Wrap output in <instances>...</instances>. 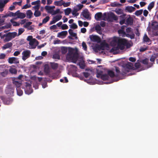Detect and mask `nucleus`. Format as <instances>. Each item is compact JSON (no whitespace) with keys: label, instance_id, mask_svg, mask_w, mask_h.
<instances>
[{"label":"nucleus","instance_id":"nucleus-54","mask_svg":"<svg viewBox=\"0 0 158 158\" xmlns=\"http://www.w3.org/2000/svg\"><path fill=\"white\" fill-rule=\"evenodd\" d=\"M32 24L31 22H29L26 23L24 25V27L25 28H27L28 27L30 26V25Z\"/></svg>","mask_w":158,"mask_h":158},{"label":"nucleus","instance_id":"nucleus-50","mask_svg":"<svg viewBox=\"0 0 158 158\" xmlns=\"http://www.w3.org/2000/svg\"><path fill=\"white\" fill-rule=\"evenodd\" d=\"M83 6V5L82 4H79L76 7H75L77 9V10L79 11L81 10Z\"/></svg>","mask_w":158,"mask_h":158},{"label":"nucleus","instance_id":"nucleus-32","mask_svg":"<svg viewBox=\"0 0 158 158\" xmlns=\"http://www.w3.org/2000/svg\"><path fill=\"white\" fill-rule=\"evenodd\" d=\"M44 71L46 73H49L50 72V69L49 66L47 65H45L44 66Z\"/></svg>","mask_w":158,"mask_h":158},{"label":"nucleus","instance_id":"nucleus-48","mask_svg":"<svg viewBox=\"0 0 158 158\" xmlns=\"http://www.w3.org/2000/svg\"><path fill=\"white\" fill-rule=\"evenodd\" d=\"M70 27L72 29H75L77 28V26L75 23H73L70 26Z\"/></svg>","mask_w":158,"mask_h":158},{"label":"nucleus","instance_id":"nucleus-15","mask_svg":"<svg viewBox=\"0 0 158 158\" xmlns=\"http://www.w3.org/2000/svg\"><path fill=\"white\" fill-rule=\"evenodd\" d=\"M135 10V8L132 6H127L126 7L125 10L126 12L131 13Z\"/></svg>","mask_w":158,"mask_h":158},{"label":"nucleus","instance_id":"nucleus-43","mask_svg":"<svg viewBox=\"0 0 158 158\" xmlns=\"http://www.w3.org/2000/svg\"><path fill=\"white\" fill-rule=\"evenodd\" d=\"M71 11V9L70 8H68L64 10V12L65 15H69Z\"/></svg>","mask_w":158,"mask_h":158},{"label":"nucleus","instance_id":"nucleus-18","mask_svg":"<svg viewBox=\"0 0 158 158\" xmlns=\"http://www.w3.org/2000/svg\"><path fill=\"white\" fill-rule=\"evenodd\" d=\"M9 1V0H0V8H3L5 4Z\"/></svg>","mask_w":158,"mask_h":158},{"label":"nucleus","instance_id":"nucleus-64","mask_svg":"<svg viewBox=\"0 0 158 158\" xmlns=\"http://www.w3.org/2000/svg\"><path fill=\"white\" fill-rule=\"evenodd\" d=\"M83 74L84 77L86 78L88 77L90 75L89 73L87 72H83Z\"/></svg>","mask_w":158,"mask_h":158},{"label":"nucleus","instance_id":"nucleus-4","mask_svg":"<svg viewBox=\"0 0 158 158\" xmlns=\"http://www.w3.org/2000/svg\"><path fill=\"white\" fill-rule=\"evenodd\" d=\"M17 35V32H9L6 35V39L7 41H9L11 40L12 38H15Z\"/></svg>","mask_w":158,"mask_h":158},{"label":"nucleus","instance_id":"nucleus-21","mask_svg":"<svg viewBox=\"0 0 158 158\" xmlns=\"http://www.w3.org/2000/svg\"><path fill=\"white\" fill-rule=\"evenodd\" d=\"M152 28L153 29L157 30L158 29V23L157 22H152Z\"/></svg>","mask_w":158,"mask_h":158},{"label":"nucleus","instance_id":"nucleus-3","mask_svg":"<svg viewBox=\"0 0 158 158\" xmlns=\"http://www.w3.org/2000/svg\"><path fill=\"white\" fill-rule=\"evenodd\" d=\"M14 89L12 85H8L5 89V93L9 96H13L14 93Z\"/></svg>","mask_w":158,"mask_h":158},{"label":"nucleus","instance_id":"nucleus-63","mask_svg":"<svg viewBox=\"0 0 158 158\" xmlns=\"http://www.w3.org/2000/svg\"><path fill=\"white\" fill-rule=\"evenodd\" d=\"M60 1H55L54 4L56 6H60L62 5V4H60Z\"/></svg>","mask_w":158,"mask_h":158},{"label":"nucleus","instance_id":"nucleus-47","mask_svg":"<svg viewBox=\"0 0 158 158\" xmlns=\"http://www.w3.org/2000/svg\"><path fill=\"white\" fill-rule=\"evenodd\" d=\"M50 17L48 16H46L42 21V23L45 24L49 20Z\"/></svg>","mask_w":158,"mask_h":158},{"label":"nucleus","instance_id":"nucleus-59","mask_svg":"<svg viewBox=\"0 0 158 158\" xmlns=\"http://www.w3.org/2000/svg\"><path fill=\"white\" fill-rule=\"evenodd\" d=\"M40 0H38L36 1L33 2H31V4L32 5H35L36 4H40Z\"/></svg>","mask_w":158,"mask_h":158},{"label":"nucleus","instance_id":"nucleus-12","mask_svg":"<svg viewBox=\"0 0 158 158\" xmlns=\"http://www.w3.org/2000/svg\"><path fill=\"white\" fill-rule=\"evenodd\" d=\"M82 14L83 16L85 19H90L89 12L87 9L84 10L83 12H82Z\"/></svg>","mask_w":158,"mask_h":158},{"label":"nucleus","instance_id":"nucleus-14","mask_svg":"<svg viewBox=\"0 0 158 158\" xmlns=\"http://www.w3.org/2000/svg\"><path fill=\"white\" fill-rule=\"evenodd\" d=\"M129 17H128L126 20V24L127 25H131L133 23V19L131 17L130 15H129Z\"/></svg>","mask_w":158,"mask_h":158},{"label":"nucleus","instance_id":"nucleus-27","mask_svg":"<svg viewBox=\"0 0 158 158\" xmlns=\"http://www.w3.org/2000/svg\"><path fill=\"white\" fill-rule=\"evenodd\" d=\"M108 76H110L111 77L113 78L114 77H116V75L115 74L114 72L112 70H108Z\"/></svg>","mask_w":158,"mask_h":158},{"label":"nucleus","instance_id":"nucleus-57","mask_svg":"<svg viewBox=\"0 0 158 158\" xmlns=\"http://www.w3.org/2000/svg\"><path fill=\"white\" fill-rule=\"evenodd\" d=\"M148 59L146 58L143 60L142 61V63L143 64L145 65H147L148 64Z\"/></svg>","mask_w":158,"mask_h":158},{"label":"nucleus","instance_id":"nucleus-2","mask_svg":"<svg viewBox=\"0 0 158 158\" xmlns=\"http://www.w3.org/2000/svg\"><path fill=\"white\" fill-rule=\"evenodd\" d=\"M0 99L2 101L4 104L9 105L11 104L13 102V99L9 97H5L3 96H0Z\"/></svg>","mask_w":158,"mask_h":158},{"label":"nucleus","instance_id":"nucleus-20","mask_svg":"<svg viewBox=\"0 0 158 158\" xmlns=\"http://www.w3.org/2000/svg\"><path fill=\"white\" fill-rule=\"evenodd\" d=\"M74 50L73 48H70L69 49L68 53L67 54V58H69V57L71 56L74 53Z\"/></svg>","mask_w":158,"mask_h":158},{"label":"nucleus","instance_id":"nucleus-37","mask_svg":"<svg viewBox=\"0 0 158 158\" xmlns=\"http://www.w3.org/2000/svg\"><path fill=\"white\" fill-rule=\"evenodd\" d=\"M10 73L11 74H16L17 73V70L14 68H11L9 70Z\"/></svg>","mask_w":158,"mask_h":158},{"label":"nucleus","instance_id":"nucleus-28","mask_svg":"<svg viewBox=\"0 0 158 158\" xmlns=\"http://www.w3.org/2000/svg\"><path fill=\"white\" fill-rule=\"evenodd\" d=\"M126 67L127 68L130 69H132L133 67V65L132 63L128 62L126 65Z\"/></svg>","mask_w":158,"mask_h":158},{"label":"nucleus","instance_id":"nucleus-13","mask_svg":"<svg viewBox=\"0 0 158 158\" xmlns=\"http://www.w3.org/2000/svg\"><path fill=\"white\" fill-rule=\"evenodd\" d=\"M16 16H17L18 18L23 19L26 17V15L23 13L20 12L19 10H18L15 12Z\"/></svg>","mask_w":158,"mask_h":158},{"label":"nucleus","instance_id":"nucleus-19","mask_svg":"<svg viewBox=\"0 0 158 158\" xmlns=\"http://www.w3.org/2000/svg\"><path fill=\"white\" fill-rule=\"evenodd\" d=\"M68 32L67 31H63L58 33L57 37H60L63 36H66Z\"/></svg>","mask_w":158,"mask_h":158},{"label":"nucleus","instance_id":"nucleus-33","mask_svg":"<svg viewBox=\"0 0 158 158\" xmlns=\"http://www.w3.org/2000/svg\"><path fill=\"white\" fill-rule=\"evenodd\" d=\"M115 68V71L117 73L116 74V77H117L119 76L120 75H121V73H121L119 70V68L117 67H116Z\"/></svg>","mask_w":158,"mask_h":158},{"label":"nucleus","instance_id":"nucleus-56","mask_svg":"<svg viewBox=\"0 0 158 158\" xmlns=\"http://www.w3.org/2000/svg\"><path fill=\"white\" fill-rule=\"evenodd\" d=\"M70 2H67L65 3L64 2L62 3V5H63L64 6V7H67L69 6L70 5Z\"/></svg>","mask_w":158,"mask_h":158},{"label":"nucleus","instance_id":"nucleus-46","mask_svg":"<svg viewBox=\"0 0 158 158\" xmlns=\"http://www.w3.org/2000/svg\"><path fill=\"white\" fill-rule=\"evenodd\" d=\"M61 52L63 54H65L68 51L67 48L65 47H63L61 48Z\"/></svg>","mask_w":158,"mask_h":158},{"label":"nucleus","instance_id":"nucleus-10","mask_svg":"<svg viewBox=\"0 0 158 158\" xmlns=\"http://www.w3.org/2000/svg\"><path fill=\"white\" fill-rule=\"evenodd\" d=\"M105 49V45L103 44H101L100 45H97L94 48V49L95 52L101 50H103Z\"/></svg>","mask_w":158,"mask_h":158},{"label":"nucleus","instance_id":"nucleus-25","mask_svg":"<svg viewBox=\"0 0 158 158\" xmlns=\"http://www.w3.org/2000/svg\"><path fill=\"white\" fill-rule=\"evenodd\" d=\"M8 73V70L7 69H5L3 72H1L0 74L2 77H5L7 76Z\"/></svg>","mask_w":158,"mask_h":158},{"label":"nucleus","instance_id":"nucleus-7","mask_svg":"<svg viewBox=\"0 0 158 158\" xmlns=\"http://www.w3.org/2000/svg\"><path fill=\"white\" fill-rule=\"evenodd\" d=\"M39 44L38 41L35 39L34 38L32 40L29 41V44L31 46V48L34 49Z\"/></svg>","mask_w":158,"mask_h":158},{"label":"nucleus","instance_id":"nucleus-8","mask_svg":"<svg viewBox=\"0 0 158 158\" xmlns=\"http://www.w3.org/2000/svg\"><path fill=\"white\" fill-rule=\"evenodd\" d=\"M101 73L99 72L98 73L97 77L98 78L101 77L102 79L104 81L108 80L109 79V77L108 75L106 74H102Z\"/></svg>","mask_w":158,"mask_h":158},{"label":"nucleus","instance_id":"nucleus-58","mask_svg":"<svg viewBox=\"0 0 158 158\" xmlns=\"http://www.w3.org/2000/svg\"><path fill=\"white\" fill-rule=\"evenodd\" d=\"M119 48H118V45H117V47H113V48H111V52H114L115 51H116L117 50H118V49H119Z\"/></svg>","mask_w":158,"mask_h":158},{"label":"nucleus","instance_id":"nucleus-61","mask_svg":"<svg viewBox=\"0 0 158 158\" xmlns=\"http://www.w3.org/2000/svg\"><path fill=\"white\" fill-rule=\"evenodd\" d=\"M60 10L59 9H57L55 11H54L53 13L52 14V15H55L60 13Z\"/></svg>","mask_w":158,"mask_h":158},{"label":"nucleus","instance_id":"nucleus-26","mask_svg":"<svg viewBox=\"0 0 158 158\" xmlns=\"http://www.w3.org/2000/svg\"><path fill=\"white\" fill-rule=\"evenodd\" d=\"M27 17V18L31 19L33 15V13L31 10H28L26 12Z\"/></svg>","mask_w":158,"mask_h":158},{"label":"nucleus","instance_id":"nucleus-38","mask_svg":"<svg viewBox=\"0 0 158 158\" xmlns=\"http://www.w3.org/2000/svg\"><path fill=\"white\" fill-rule=\"evenodd\" d=\"M16 14L15 13H14L12 12H10L9 13L6 14L4 16V17H6L8 16L11 17V16H16Z\"/></svg>","mask_w":158,"mask_h":158},{"label":"nucleus","instance_id":"nucleus-36","mask_svg":"<svg viewBox=\"0 0 158 158\" xmlns=\"http://www.w3.org/2000/svg\"><path fill=\"white\" fill-rule=\"evenodd\" d=\"M69 32L70 35L71 36L73 37H76V38L77 37V34L73 32V31L72 29H69Z\"/></svg>","mask_w":158,"mask_h":158},{"label":"nucleus","instance_id":"nucleus-39","mask_svg":"<svg viewBox=\"0 0 158 158\" xmlns=\"http://www.w3.org/2000/svg\"><path fill=\"white\" fill-rule=\"evenodd\" d=\"M10 21L12 24L13 26H19L20 25V23H19L15 21L12 19H11Z\"/></svg>","mask_w":158,"mask_h":158},{"label":"nucleus","instance_id":"nucleus-45","mask_svg":"<svg viewBox=\"0 0 158 158\" xmlns=\"http://www.w3.org/2000/svg\"><path fill=\"white\" fill-rule=\"evenodd\" d=\"M41 15V13L39 10H35L34 15L35 17H38Z\"/></svg>","mask_w":158,"mask_h":158},{"label":"nucleus","instance_id":"nucleus-30","mask_svg":"<svg viewBox=\"0 0 158 158\" xmlns=\"http://www.w3.org/2000/svg\"><path fill=\"white\" fill-rule=\"evenodd\" d=\"M129 70L128 68H127L126 67L122 69V73H121V75H124L125 74H127L129 72Z\"/></svg>","mask_w":158,"mask_h":158},{"label":"nucleus","instance_id":"nucleus-16","mask_svg":"<svg viewBox=\"0 0 158 158\" xmlns=\"http://www.w3.org/2000/svg\"><path fill=\"white\" fill-rule=\"evenodd\" d=\"M102 16V12H99L96 13L94 17L95 19L97 20H100Z\"/></svg>","mask_w":158,"mask_h":158},{"label":"nucleus","instance_id":"nucleus-35","mask_svg":"<svg viewBox=\"0 0 158 158\" xmlns=\"http://www.w3.org/2000/svg\"><path fill=\"white\" fill-rule=\"evenodd\" d=\"M110 5L112 7H116L121 6L122 5L121 4L117 3L116 2H114L113 3H111Z\"/></svg>","mask_w":158,"mask_h":158},{"label":"nucleus","instance_id":"nucleus-53","mask_svg":"<svg viewBox=\"0 0 158 158\" xmlns=\"http://www.w3.org/2000/svg\"><path fill=\"white\" fill-rule=\"evenodd\" d=\"M17 93L19 96H21L23 94V92L22 90L19 89H17Z\"/></svg>","mask_w":158,"mask_h":158},{"label":"nucleus","instance_id":"nucleus-11","mask_svg":"<svg viewBox=\"0 0 158 158\" xmlns=\"http://www.w3.org/2000/svg\"><path fill=\"white\" fill-rule=\"evenodd\" d=\"M89 38L91 41L93 42H98L100 41V39L99 36L95 35H90Z\"/></svg>","mask_w":158,"mask_h":158},{"label":"nucleus","instance_id":"nucleus-34","mask_svg":"<svg viewBox=\"0 0 158 158\" xmlns=\"http://www.w3.org/2000/svg\"><path fill=\"white\" fill-rule=\"evenodd\" d=\"M13 84H14L17 88H19L21 85V83L17 81H14L13 82Z\"/></svg>","mask_w":158,"mask_h":158},{"label":"nucleus","instance_id":"nucleus-60","mask_svg":"<svg viewBox=\"0 0 158 158\" xmlns=\"http://www.w3.org/2000/svg\"><path fill=\"white\" fill-rule=\"evenodd\" d=\"M53 58L56 59H60V56L59 55L57 54H54L53 56Z\"/></svg>","mask_w":158,"mask_h":158},{"label":"nucleus","instance_id":"nucleus-6","mask_svg":"<svg viewBox=\"0 0 158 158\" xmlns=\"http://www.w3.org/2000/svg\"><path fill=\"white\" fill-rule=\"evenodd\" d=\"M78 58V54L77 52H75L71 56L68 58L72 60L73 62L76 63Z\"/></svg>","mask_w":158,"mask_h":158},{"label":"nucleus","instance_id":"nucleus-31","mask_svg":"<svg viewBox=\"0 0 158 158\" xmlns=\"http://www.w3.org/2000/svg\"><path fill=\"white\" fill-rule=\"evenodd\" d=\"M110 17L115 21L118 19V18L114 13H111L110 15Z\"/></svg>","mask_w":158,"mask_h":158},{"label":"nucleus","instance_id":"nucleus-44","mask_svg":"<svg viewBox=\"0 0 158 158\" xmlns=\"http://www.w3.org/2000/svg\"><path fill=\"white\" fill-rule=\"evenodd\" d=\"M62 17V16L61 15H57L53 17V19H55L57 22L60 20Z\"/></svg>","mask_w":158,"mask_h":158},{"label":"nucleus","instance_id":"nucleus-29","mask_svg":"<svg viewBox=\"0 0 158 158\" xmlns=\"http://www.w3.org/2000/svg\"><path fill=\"white\" fill-rule=\"evenodd\" d=\"M79 11L75 7L73 8V9L72 11V14L73 15H74L75 16H77L79 15V13L77 12Z\"/></svg>","mask_w":158,"mask_h":158},{"label":"nucleus","instance_id":"nucleus-49","mask_svg":"<svg viewBox=\"0 0 158 158\" xmlns=\"http://www.w3.org/2000/svg\"><path fill=\"white\" fill-rule=\"evenodd\" d=\"M25 30L24 28H20L19 29L18 35H21L24 31Z\"/></svg>","mask_w":158,"mask_h":158},{"label":"nucleus","instance_id":"nucleus-1","mask_svg":"<svg viewBox=\"0 0 158 158\" xmlns=\"http://www.w3.org/2000/svg\"><path fill=\"white\" fill-rule=\"evenodd\" d=\"M113 41L117 44L118 47L121 50L124 49L127 43V40L124 38H114Z\"/></svg>","mask_w":158,"mask_h":158},{"label":"nucleus","instance_id":"nucleus-62","mask_svg":"<svg viewBox=\"0 0 158 158\" xmlns=\"http://www.w3.org/2000/svg\"><path fill=\"white\" fill-rule=\"evenodd\" d=\"M135 66L136 69L139 68L140 64L139 62H136L135 64Z\"/></svg>","mask_w":158,"mask_h":158},{"label":"nucleus","instance_id":"nucleus-23","mask_svg":"<svg viewBox=\"0 0 158 158\" xmlns=\"http://www.w3.org/2000/svg\"><path fill=\"white\" fill-rule=\"evenodd\" d=\"M158 57V54H154L151 56L150 60L151 62H154L155 59Z\"/></svg>","mask_w":158,"mask_h":158},{"label":"nucleus","instance_id":"nucleus-5","mask_svg":"<svg viewBox=\"0 0 158 158\" xmlns=\"http://www.w3.org/2000/svg\"><path fill=\"white\" fill-rule=\"evenodd\" d=\"M31 54L30 51L29 50L24 51L22 53V59L25 60L27 59L30 57Z\"/></svg>","mask_w":158,"mask_h":158},{"label":"nucleus","instance_id":"nucleus-55","mask_svg":"<svg viewBox=\"0 0 158 158\" xmlns=\"http://www.w3.org/2000/svg\"><path fill=\"white\" fill-rule=\"evenodd\" d=\"M95 29L96 31H99L101 30V28L99 25H97L95 27Z\"/></svg>","mask_w":158,"mask_h":158},{"label":"nucleus","instance_id":"nucleus-17","mask_svg":"<svg viewBox=\"0 0 158 158\" xmlns=\"http://www.w3.org/2000/svg\"><path fill=\"white\" fill-rule=\"evenodd\" d=\"M13 44L11 42H9L5 44L2 47V48L3 50H5L7 48H9L12 46Z\"/></svg>","mask_w":158,"mask_h":158},{"label":"nucleus","instance_id":"nucleus-51","mask_svg":"<svg viewBox=\"0 0 158 158\" xmlns=\"http://www.w3.org/2000/svg\"><path fill=\"white\" fill-rule=\"evenodd\" d=\"M82 45L84 50L85 51H86L87 49V47L86 43L84 42H83Z\"/></svg>","mask_w":158,"mask_h":158},{"label":"nucleus","instance_id":"nucleus-22","mask_svg":"<svg viewBox=\"0 0 158 158\" xmlns=\"http://www.w3.org/2000/svg\"><path fill=\"white\" fill-rule=\"evenodd\" d=\"M143 40L144 42L145 43H148L151 42V40L148 37L146 34H145L143 38Z\"/></svg>","mask_w":158,"mask_h":158},{"label":"nucleus","instance_id":"nucleus-9","mask_svg":"<svg viewBox=\"0 0 158 158\" xmlns=\"http://www.w3.org/2000/svg\"><path fill=\"white\" fill-rule=\"evenodd\" d=\"M8 62L10 64L13 63L17 64L19 63L18 58L15 57H10L8 59Z\"/></svg>","mask_w":158,"mask_h":158},{"label":"nucleus","instance_id":"nucleus-52","mask_svg":"<svg viewBox=\"0 0 158 158\" xmlns=\"http://www.w3.org/2000/svg\"><path fill=\"white\" fill-rule=\"evenodd\" d=\"M61 28L62 30L67 29L68 28V27L67 24H64L62 25Z\"/></svg>","mask_w":158,"mask_h":158},{"label":"nucleus","instance_id":"nucleus-42","mask_svg":"<svg viewBox=\"0 0 158 158\" xmlns=\"http://www.w3.org/2000/svg\"><path fill=\"white\" fill-rule=\"evenodd\" d=\"M115 12L118 15H121L123 14V10L121 9H116L115 10Z\"/></svg>","mask_w":158,"mask_h":158},{"label":"nucleus","instance_id":"nucleus-40","mask_svg":"<svg viewBox=\"0 0 158 158\" xmlns=\"http://www.w3.org/2000/svg\"><path fill=\"white\" fill-rule=\"evenodd\" d=\"M154 2H151L149 5L148 9L149 10H151L154 7Z\"/></svg>","mask_w":158,"mask_h":158},{"label":"nucleus","instance_id":"nucleus-41","mask_svg":"<svg viewBox=\"0 0 158 158\" xmlns=\"http://www.w3.org/2000/svg\"><path fill=\"white\" fill-rule=\"evenodd\" d=\"M143 11V10L142 9L137 10L135 12V14L137 16H139L142 14Z\"/></svg>","mask_w":158,"mask_h":158},{"label":"nucleus","instance_id":"nucleus-24","mask_svg":"<svg viewBox=\"0 0 158 158\" xmlns=\"http://www.w3.org/2000/svg\"><path fill=\"white\" fill-rule=\"evenodd\" d=\"M51 66L52 68L53 69H57L58 67V64L56 63H51Z\"/></svg>","mask_w":158,"mask_h":158}]
</instances>
